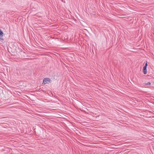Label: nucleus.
<instances>
[{
	"label": "nucleus",
	"mask_w": 154,
	"mask_h": 154,
	"mask_svg": "<svg viewBox=\"0 0 154 154\" xmlns=\"http://www.w3.org/2000/svg\"><path fill=\"white\" fill-rule=\"evenodd\" d=\"M51 80L49 78H44L43 80L42 84L45 85L46 84H48L49 83H51Z\"/></svg>",
	"instance_id": "1"
},
{
	"label": "nucleus",
	"mask_w": 154,
	"mask_h": 154,
	"mask_svg": "<svg viewBox=\"0 0 154 154\" xmlns=\"http://www.w3.org/2000/svg\"><path fill=\"white\" fill-rule=\"evenodd\" d=\"M26 73V70L24 69H21L20 71V74L23 75H24V74Z\"/></svg>",
	"instance_id": "2"
},
{
	"label": "nucleus",
	"mask_w": 154,
	"mask_h": 154,
	"mask_svg": "<svg viewBox=\"0 0 154 154\" xmlns=\"http://www.w3.org/2000/svg\"><path fill=\"white\" fill-rule=\"evenodd\" d=\"M146 66L145 67H143V73L144 74H146L147 73V69H146Z\"/></svg>",
	"instance_id": "3"
},
{
	"label": "nucleus",
	"mask_w": 154,
	"mask_h": 154,
	"mask_svg": "<svg viewBox=\"0 0 154 154\" xmlns=\"http://www.w3.org/2000/svg\"><path fill=\"white\" fill-rule=\"evenodd\" d=\"M4 35V33L2 32L1 30H0V36L1 37H3Z\"/></svg>",
	"instance_id": "4"
},
{
	"label": "nucleus",
	"mask_w": 154,
	"mask_h": 154,
	"mask_svg": "<svg viewBox=\"0 0 154 154\" xmlns=\"http://www.w3.org/2000/svg\"><path fill=\"white\" fill-rule=\"evenodd\" d=\"M145 84L146 85H150L151 84V83L150 82H149L147 83H145Z\"/></svg>",
	"instance_id": "5"
},
{
	"label": "nucleus",
	"mask_w": 154,
	"mask_h": 154,
	"mask_svg": "<svg viewBox=\"0 0 154 154\" xmlns=\"http://www.w3.org/2000/svg\"><path fill=\"white\" fill-rule=\"evenodd\" d=\"M147 61H146V63L145 64V66H144V67H147Z\"/></svg>",
	"instance_id": "6"
},
{
	"label": "nucleus",
	"mask_w": 154,
	"mask_h": 154,
	"mask_svg": "<svg viewBox=\"0 0 154 154\" xmlns=\"http://www.w3.org/2000/svg\"><path fill=\"white\" fill-rule=\"evenodd\" d=\"M2 37H1L0 36V39L2 40V41H4V39L3 38H2Z\"/></svg>",
	"instance_id": "7"
},
{
	"label": "nucleus",
	"mask_w": 154,
	"mask_h": 154,
	"mask_svg": "<svg viewBox=\"0 0 154 154\" xmlns=\"http://www.w3.org/2000/svg\"><path fill=\"white\" fill-rule=\"evenodd\" d=\"M0 30H1V29H0Z\"/></svg>",
	"instance_id": "8"
}]
</instances>
